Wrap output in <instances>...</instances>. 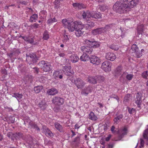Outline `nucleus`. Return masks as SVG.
Here are the masks:
<instances>
[{
  "label": "nucleus",
  "instance_id": "nucleus-24",
  "mask_svg": "<svg viewBox=\"0 0 148 148\" xmlns=\"http://www.w3.org/2000/svg\"><path fill=\"white\" fill-rule=\"evenodd\" d=\"M103 30L102 27L94 29L92 31V33L94 35L101 34L102 33H103Z\"/></svg>",
  "mask_w": 148,
  "mask_h": 148
},
{
  "label": "nucleus",
  "instance_id": "nucleus-26",
  "mask_svg": "<svg viewBox=\"0 0 148 148\" xmlns=\"http://www.w3.org/2000/svg\"><path fill=\"white\" fill-rule=\"evenodd\" d=\"M63 0H55L54 2V8L57 9H60L61 8L62 5L60 3V1Z\"/></svg>",
  "mask_w": 148,
  "mask_h": 148
},
{
  "label": "nucleus",
  "instance_id": "nucleus-25",
  "mask_svg": "<svg viewBox=\"0 0 148 148\" xmlns=\"http://www.w3.org/2000/svg\"><path fill=\"white\" fill-rule=\"evenodd\" d=\"M38 106L41 110H45L47 106V105L45 101H41L38 104Z\"/></svg>",
  "mask_w": 148,
  "mask_h": 148
},
{
  "label": "nucleus",
  "instance_id": "nucleus-7",
  "mask_svg": "<svg viewBox=\"0 0 148 148\" xmlns=\"http://www.w3.org/2000/svg\"><path fill=\"white\" fill-rule=\"evenodd\" d=\"M111 63L108 61H105L102 64L101 68L105 71H109L111 70Z\"/></svg>",
  "mask_w": 148,
  "mask_h": 148
},
{
  "label": "nucleus",
  "instance_id": "nucleus-30",
  "mask_svg": "<svg viewBox=\"0 0 148 148\" xmlns=\"http://www.w3.org/2000/svg\"><path fill=\"white\" fill-rule=\"evenodd\" d=\"M123 75H125L126 79L129 81H130L134 77L133 74H128L127 73H124Z\"/></svg>",
  "mask_w": 148,
  "mask_h": 148
},
{
  "label": "nucleus",
  "instance_id": "nucleus-55",
  "mask_svg": "<svg viewBox=\"0 0 148 148\" xmlns=\"http://www.w3.org/2000/svg\"><path fill=\"white\" fill-rule=\"evenodd\" d=\"M110 98H114L116 99L118 101V102H119V98L118 97V96L116 95L115 94H112L110 96Z\"/></svg>",
  "mask_w": 148,
  "mask_h": 148
},
{
  "label": "nucleus",
  "instance_id": "nucleus-64",
  "mask_svg": "<svg viewBox=\"0 0 148 148\" xmlns=\"http://www.w3.org/2000/svg\"><path fill=\"white\" fill-rule=\"evenodd\" d=\"M64 40L66 41H67L69 39L68 36L67 35H64Z\"/></svg>",
  "mask_w": 148,
  "mask_h": 148
},
{
  "label": "nucleus",
  "instance_id": "nucleus-57",
  "mask_svg": "<svg viewBox=\"0 0 148 148\" xmlns=\"http://www.w3.org/2000/svg\"><path fill=\"white\" fill-rule=\"evenodd\" d=\"M33 69L34 73L38 74L39 72V69L37 67H34L33 68Z\"/></svg>",
  "mask_w": 148,
  "mask_h": 148
},
{
  "label": "nucleus",
  "instance_id": "nucleus-52",
  "mask_svg": "<svg viewBox=\"0 0 148 148\" xmlns=\"http://www.w3.org/2000/svg\"><path fill=\"white\" fill-rule=\"evenodd\" d=\"M18 139V136H17V134L16 133L15 134H12V136L11 137V139L12 140H14V139L16 140H17Z\"/></svg>",
  "mask_w": 148,
  "mask_h": 148
},
{
  "label": "nucleus",
  "instance_id": "nucleus-13",
  "mask_svg": "<svg viewBox=\"0 0 148 148\" xmlns=\"http://www.w3.org/2000/svg\"><path fill=\"white\" fill-rule=\"evenodd\" d=\"M90 63L93 64L98 65L100 62L99 58L95 55H91L89 57Z\"/></svg>",
  "mask_w": 148,
  "mask_h": 148
},
{
  "label": "nucleus",
  "instance_id": "nucleus-45",
  "mask_svg": "<svg viewBox=\"0 0 148 148\" xmlns=\"http://www.w3.org/2000/svg\"><path fill=\"white\" fill-rule=\"evenodd\" d=\"M111 25H107L104 27H102V29H103V33L106 32V31H108L110 30L111 29Z\"/></svg>",
  "mask_w": 148,
  "mask_h": 148
},
{
  "label": "nucleus",
  "instance_id": "nucleus-50",
  "mask_svg": "<svg viewBox=\"0 0 148 148\" xmlns=\"http://www.w3.org/2000/svg\"><path fill=\"white\" fill-rule=\"evenodd\" d=\"M128 112L130 114H132L135 113V109L134 108H129L128 109Z\"/></svg>",
  "mask_w": 148,
  "mask_h": 148
},
{
  "label": "nucleus",
  "instance_id": "nucleus-1",
  "mask_svg": "<svg viewBox=\"0 0 148 148\" xmlns=\"http://www.w3.org/2000/svg\"><path fill=\"white\" fill-rule=\"evenodd\" d=\"M62 22L63 26L67 28L69 31L71 32L74 31L77 25L76 22L73 21L72 18L64 19L62 20Z\"/></svg>",
  "mask_w": 148,
  "mask_h": 148
},
{
  "label": "nucleus",
  "instance_id": "nucleus-33",
  "mask_svg": "<svg viewBox=\"0 0 148 148\" xmlns=\"http://www.w3.org/2000/svg\"><path fill=\"white\" fill-rule=\"evenodd\" d=\"M143 27L144 26L143 25L138 26V27L137 33L139 35H142L143 32Z\"/></svg>",
  "mask_w": 148,
  "mask_h": 148
},
{
  "label": "nucleus",
  "instance_id": "nucleus-41",
  "mask_svg": "<svg viewBox=\"0 0 148 148\" xmlns=\"http://www.w3.org/2000/svg\"><path fill=\"white\" fill-rule=\"evenodd\" d=\"M95 78L96 79V82H103L104 80V77L102 76H95Z\"/></svg>",
  "mask_w": 148,
  "mask_h": 148
},
{
  "label": "nucleus",
  "instance_id": "nucleus-15",
  "mask_svg": "<svg viewBox=\"0 0 148 148\" xmlns=\"http://www.w3.org/2000/svg\"><path fill=\"white\" fill-rule=\"evenodd\" d=\"M116 58L115 55L112 53L108 52L106 54L105 58L108 60L113 61Z\"/></svg>",
  "mask_w": 148,
  "mask_h": 148
},
{
  "label": "nucleus",
  "instance_id": "nucleus-56",
  "mask_svg": "<svg viewBox=\"0 0 148 148\" xmlns=\"http://www.w3.org/2000/svg\"><path fill=\"white\" fill-rule=\"evenodd\" d=\"M16 134H17V136H18V139L22 138V139H23V135L22 133L17 132L16 133Z\"/></svg>",
  "mask_w": 148,
  "mask_h": 148
},
{
  "label": "nucleus",
  "instance_id": "nucleus-22",
  "mask_svg": "<svg viewBox=\"0 0 148 148\" xmlns=\"http://www.w3.org/2000/svg\"><path fill=\"white\" fill-rule=\"evenodd\" d=\"M73 5L74 7L77 9H81L86 8V6L84 4L79 3H73Z\"/></svg>",
  "mask_w": 148,
  "mask_h": 148
},
{
  "label": "nucleus",
  "instance_id": "nucleus-6",
  "mask_svg": "<svg viewBox=\"0 0 148 148\" xmlns=\"http://www.w3.org/2000/svg\"><path fill=\"white\" fill-rule=\"evenodd\" d=\"M75 84L78 89H82L85 86L86 83L79 78H76L74 81Z\"/></svg>",
  "mask_w": 148,
  "mask_h": 148
},
{
  "label": "nucleus",
  "instance_id": "nucleus-61",
  "mask_svg": "<svg viewBox=\"0 0 148 148\" xmlns=\"http://www.w3.org/2000/svg\"><path fill=\"white\" fill-rule=\"evenodd\" d=\"M20 3L24 5H26L27 4V2L25 1H20Z\"/></svg>",
  "mask_w": 148,
  "mask_h": 148
},
{
  "label": "nucleus",
  "instance_id": "nucleus-35",
  "mask_svg": "<svg viewBox=\"0 0 148 148\" xmlns=\"http://www.w3.org/2000/svg\"><path fill=\"white\" fill-rule=\"evenodd\" d=\"M80 138L79 136H77L75 138L73 141V145L74 146L76 147L79 146V144Z\"/></svg>",
  "mask_w": 148,
  "mask_h": 148
},
{
  "label": "nucleus",
  "instance_id": "nucleus-42",
  "mask_svg": "<svg viewBox=\"0 0 148 148\" xmlns=\"http://www.w3.org/2000/svg\"><path fill=\"white\" fill-rule=\"evenodd\" d=\"M49 38V32L47 30L45 31L43 34V39L44 40H47Z\"/></svg>",
  "mask_w": 148,
  "mask_h": 148
},
{
  "label": "nucleus",
  "instance_id": "nucleus-21",
  "mask_svg": "<svg viewBox=\"0 0 148 148\" xmlns=\"http://www.w3.org/2000/svg\"><path fill=\"white\" fill-rule=\"evenodd\" d=\"M95 26L94 23L93 22H91V21L88 20L87 21V23L86 24L84 25V27L86 29H90Z\"/></svg>",
  "mask_w": 148,
  "mask_h": 148
},
{
  "label": "nucleus",
  "instance_id": "nucleus-49",
  "mask_svg": "<svg viewBox=\"0 0 148 148\" xmlns=\"http://www.w3.org/2000/svg\"><path fill=\"white\" fill-rule=\"evenodd\" d=\"M99 8L101 11H104L108 8V7L105 5L99 6Z\"/></svg>",
  "mask_w": 148,
  "mask_h": 148
},
{
  "label": "nucleus",
  "instance_id": "nucleus-10",
  "mask_svg": "<svg viewBox=\"0 0 148 148\" xmlns=\"http://www.w3.org/2000/svg\"><path fill=\"white\" fill-rule=\"evenodd\" d=\"M26 60L27 62L31 61L34 63L37 61V59L36 55L35 54H27Z\"/></svg>",
  "mask_w": 148,
  "mask_h": 148
},
{
  "label": "nucleus",
  "instance_id": "nucleus-20",
  "mask_svg": "<svg viewBox=\"0 0 148 148\" xmlns=\"http://www.w3.org/2000/svg\"><path fill=\"white\" fill-rule=\"evenodd\" d=\"M118 132L119 135V138L121 139L123 138L125 135L127 134V128L126 127H124L121 130H119Z\"/></svg>",
  "mask_w": 148,
  "mask_h": 148
},
{
  "label": "nucleus",
  "instance_id": "nucleus-8",
  "mask_svg": "<svg viewBox=\"0 0 148 148\" xmlns=\"http://www.w3.org/2000/svg\"><path fill=\"white\" fill-rule=\"evenodd\" d=\"M64 100V99L62 97L55 96L53 98L52 101V103L55 105L59 106L63 103Z\"/></svg>",
  "mask_w": 148,
  "mask_h": 148
},
{
  "label": "nucleus",
  "instance_id": "nucleus-54",
  "mask_svg": "<svg viewBox=\"0 0 148 148\" xmlns=\"http://www.w3.org/2000/svg\"><path fill=\"white\" fill-rule=\"evenodd\" d=\"M142 77L144 78L147 79L148 76L147 71L144 72L142 74Z\"/></svg>",
  "mask_w": 148,
  "mask_h": 148
},
{
  "label": "nucleus",
  "instance_id": "nucleus-9",
  "mask_svg": "<svg viewBox=\"0 0 148 148\" xmlns=\"http://www.w3.org/2000/svg\"><path fill=\"white\" fill-rule=\"evenodd\" d=\"M131 49L133 51L132 52L135 53L136 57L139 58L142 56V53L140 52L136 45H133L132 46Z\"/></svg>",
  "mask_w": 148,
  "mask_h": 148
},
{
  "label": "nucleus",
  "instance_id": "nucleus-36",
  "mask_svg": "<svg viewBox=\"0 0 148 148\" xmlns=\"http://www.w3.org/2000/svg\"><path fill=\"white\" fill-rule=\"evenodd\" d=\"M132 96L130 94H127L126 95L124 98L123 102L126 104V102L129 101L131 98Z\"/></svg>",
  "mask_w": 148,
  "mask_h": 148
},
{
  "label": "nucleus",
  "instance_id": "nucleus-46",
  "mask_svg": "<svg viewBox=\"0 0 148 148\" xmlns=\"http://www.w3.org/2000/svg\"><path fill=\"white\" fill-rule=\"evenodd\" d=\"M122 68L121 66H119L116 68L115 70V73L118 75H119L122 73Z\"/></svg>",
  "mask_w": 148,
  "mask_h": 148
},
{
  "label": "nucleus",
  "instance_id": "nucleus-37",
  "mask_svg": "<svg viewBox=\"0 0 148 148\" xmlns=\"http://www.w3.org/2000/svg\"><path fill=\"white\" fill-rule=\"evenodd\" d=\"M91 12L88 11L86 12H83L82 13V16L83 18H90Z\"/></svg>",
  "mask_w": 148,
  "mask_h": 148
},
{
  "label": "nucleus",
  "instance_id": "nucleus-28",
  "mask_svg": "<svg viewBox=\"0 0 148 148\" xmlns=\"http://www.w3.org/2000/svg\"><path fill=\"white\" fill-rule=\"evenodd\" d=\"M89 59V57L87 54L83 53V55L80 57L79 59L82 61L85 62L88 60Z\"/></svg>",
  "mask_w": 148,
  "mask_h": 148
},
{
  "label": "nucleus",
  "instance_id": "nucleus-51",
  "mask_svg": "<svg viewBox=\"0 0 148 148\" xmlns=\"http://www.w3.org/2000/svg\"><path fill=\"white\" fill-rule=\"evenodd\" d=\"M27 41L32 44H35L34 42V39L33 38H32L30 37H29Z\"/></svg>",
  "mask_w": 148,
  "mask_h": 148
},
{
  "label": "nucleus",
  "instance_id": "nucleus-18",
  "mask_svg": "<svg viewBox=\"0 0 148 148\" xmlns=\"http://www.w3.org/2000/svg\"><path fill=\"white\" fill-rule=\"evenodd\" d=\"M64 68L65 70L64 71V74L68 76H69L71 75L72 73L71 71V67L70 65L69 66H65L63 67Z\"/></svg>",
  "mask_w": 148,
  "mask_h": 148
},
{
  "label": "nucleus",
  "instance_id": "nucleus-60",
  "mask_svg": "<svg viewBox=\"0 0 148 148\" xmlns=\"http://www.w3.org/2000/svg\"><path fill=\"white\" fill-rule=\"evenodd\" d=\"M144 140L142 139H140V147H143L144 145Z\"/></svg>",
  "mask_w": 148,
  "mask_h": 148
},
{
  "label": "nucleus",
  "instance_id": "nucleus-23",
  "mask_svg": "<svg viewBox=\"0 0 148 148\" xmlns=\"http://www.w3.org/2000/svg\"><path fill=\"white\" fill-rule=\"evenodd\" d=\"M90 18H95L96 19H100L101 18V14L99 12H97L95 13L91 12Z\"/></svg>",
  "mask_w": 148,
  "mask_h": 148
},
{
  "label": "nucleus",
  "instance_id": "nucleus-47",
  "mask_svg": "<svg viewBox=\"0 0 148 148\" xmlns=\"http://www.w3.org/2000/svg\"><path fill=\"white\" fill-rule=\"evenodd\" d=\"M144 138L146 139H148V128L145 130L143 134Z\"/></svg>",
  "mask_w": 148,
  "mask_h": 148
},
{
  "label": "nucleus",
  "instance_id": "nucleus-31",
  "mask_svg": "<svg viewBox=\"0 0 148 148\" xmlns=\"http://www.w3.org/2000/svg\"><path fill=\"white\" fill-rule=\"evenodd\" d=\"M20 52L18 49H14L12 53L10 54L12 56H17L20 53Z\"/></svg>",
  "mask_w": 148,
  "mask_h": 148
},
{
  "label": "nucleus",
  "instance_id": "nucleus-4",
  "mask_svg": "<svg viewBox=\"0 0 148 148\" xmlns=\"http://www.w3.org/2000/svg\"><path fill=\"white\" fill-rule=\"evenodd\" d=\"M139 0H122L121 1L124 4L127 6V8H132L136 5L139 2Z\"/></svg>",
  "mask_w": 148,
  "mask_h": 148
},
{
  "label": "nucleus",
  "instance_id": "nucleus-53",
  "mask_svg": "<svg viewBox=\"0 0 148 148\" xmlns=\"http://www.w3.org/2000/svg\"><path fill=\"white\" fill-rule=\"evenodd\" d=\"M110 47L111 49L114 50H117L118 49V47L114 45H111L110 46Z\"/></svg>",
  "mask_w": 148,
  "mask_h": 148
},
{
  "label": "nucleus",
  "instance_id": "nucleus-27",
  "mask_svg": "<svg viewBox=\"0 0 148 148\" xmlns=\"http://www.w3.org/2000/svg\"><path fill=\"white\" fill-rule=\"evenodd\" d=\"M53 76L55 79L59 78L61 79L63 77L62 74L59 71H56L53 73Z\"/></svg>",
  "mask_w": 148,
  "mask_h": 148
},
{
  "label": "nucleus",
  "instance_id": "nucleus-29",
  "mask_svg": "<svg viewBox=\"0 0 148 148\" xmlns=\"http://www.w3.org/2000/svg\"><path fill=\"white\" fill-rule=\"evenodd\" d=\"M79 59V57L76 54L72 55L70 57V60L74 63L77 62Z\"/></svg>",
  "mask_w": 148,
  "mask_h": 148
},
{
  "label": "nucleus",
  "instance_id": "nucleus-2",
  "mask_svg": "<svg viewBox=\"0 0 148 148\" xmlns=\"http://www.w3.org/2000/svg\"><path fill=\"white\" fill-rule=\"evenodd\" d=\"M127 8V6L121 2H117L113 6V9L114 11L119 13H122Z\"/></svg>",
  "mask_w": 148,
  "mask_h": 148
},
{
  "label": "nucleus",
  "instance_id": "nucleus-17",
  "mask_svg": "<svg viewBox=\"0 0 148 148\" xmlns=\"http://www.w3.org/2000/svg\"><path fill=\"white\" fill-rule=\"evenodd\" d=\"M43 131L45 134L48 137H51L53 136V133L47 127H45L43 129Z\"/></svg>",
  "mask_w": 148,
  "mask_h": 148
},
{
  "label": "nucleus",
  "instance_id": "nucleus-14",
  "mask_svg": "<svg viewBox=\"0 0 148 148\" xmlns=\"http://www.w3.org/2000/svg\"><path fill=\"white\" fill-rule=\"evenodd\" d=\"M82 26L81 25H78L74 30L75 31V34L77 36L79 37L83 34L84 31L83 30Z\"/></svg>",
  "mask_w": 148,
  "mask_h": 148
},
{
  "label": "nucleus",
  "instance_id": "nucleus-19",
  "mask_svg": "<svg viewBox=\"0 0 148 148\" xmlns=\"http://www.w3.org/2000/svg\"><path fill=\"white\" fill-rule=\"evenodd\" d=\"M58 92V90L56 88H52L48 90L47 91V93L50 95H54Z\"/></svg>",
  "mask_w": 148,
  "mask_h": 148
},
{
  "label": "nucleus",
  "instance_id": "nucleus-58",
  "mask_svg": "<svg viewBox=\"0 0 148 148\" xmlns=\"http://www.w3.org/2000/svg\"><path fill=\"white\" fill-rule=\"evenodd\" d=\"M32 126H33L34 128H35L37 130L39 131L40 130L39 128L36 124H32Z\"/></svg>",
  "mask_w": 148,
  "mask_h": 148
},
{
  "label": "nucleus",
  "instance_id": "nucleus-11",
  "mask_svg": "<svg viewBox=\"0 0 148 148\" xmlns=\"http://www.w3.org/2000/svg\"><path fill=\"white\" fill-rule=\"evenodd\" d=\"M142 95L141 93L138 92L137 94L135 99V103L137 104V107L139 108L141 107L140 105L142 102Z\"/></svg>",
  "mask_w": 148,
  "mask_h": 148
},
{
  "label": "nucleus",
  "instance_id": "nucleus-3",
  "mask_svg": "<svg viewBox=\"0 0 148 148\" xmlns=\"http://www.w3.org/2000/svg\"><path fill=\"white\" fill-rule=\"evenodd\" d=\"M38 64L44 72H49L52 69L51 66L47 61H41Z\"/></svg>",
  "mask_w": 148,
  "mask_h": 148
},
{
  "label": "nucleus",
  "instance_id": "nucleus-62",
  "mask_svg": "<svg viewBox=\"0 0 148 148\" xmlns=\"http://www.w3.org/2000/svg\"><path fill=\"white\" fill-rule=\"evenodd\" d=\"M22 38L25 41H27L28 40V38L29 37L26 36H21Z\"/></svg>",
  "mask_w": 148,
  "mask_h": 148
},
{
  "label": "nucleus",
  "instance_id": "nucleus-38",
  "mask_svg": "<svg viewBox=\"0 0 148 148\" xmlns=\"http://www.w3.org/2000/svg\"><path fill=\"white\" fill-rule=\"evenodd\" d=\"M88 82L92 84H95L97 83L96 79L95 77H90L88 78Z\"/></svg>",
  "mask_w": 148,
  "mask_h": 148
},
{
  "label": "nucleus",
  "instance_id": "nucleus-44",
  "mask_svg": "<svg viewBox=\"0 0 148 148\" xmlns=\"http://www.w3.org/2000/svg\"><path fill=\"white\" fill-rule=\"evenodd\" d=\"M43 88L42 86H37L34 87V90L36 93H38L42 90Z\"/></svg>",
  "mask_w": 148,
  "mask_h": 148
},
{
  "label": "nucleus",
  "instance_id": "nucleus-32",
  "mask_svg": "<svg viewBox=\"0 0 148 148\" xmlns=\"http://www.w3.org/2000/svg\"><path fill=\"white\" fill-rule=\"evenodd\" d=\"M38 18V15L36 14H33L30 17L29 21L31 22H36Z\"/></svg>",
  "mask_w": 148,
  "mask_h": 148
},
{
  "label": "nucleus",
  "instance_id": "nucleus-43",
  "mask_svg": "<svg viewBox=\"0 0 148 148\" xmlns=\"http://www.w3.org/2000/svg\"><path fill=\"white\" fill-rule=\"evenodd\" d=\"M12 97H15L18 100L22 98L23 95L21 94L15 93L12 95Z\"/></svg>",
  "mask_w": 148,
  "mask_h": 148
},
{
  "label": "nucleus",
  "instance_id": "nucleus-48",
  "mask_svg": "<svg viewBox=\"0 0 148 148\" xmlns=\"http://www.w3.org/2000/svg\"><path fill=\"white\" fill-rule=\"evenodd\" d=\"M56 21L57 20L55 18H51L49 19L47 21V23L48 24H51Z\"/></svg>",
  "mask_w": 148,
  "mask_h": 148
},
{
  "label": "nucleus",
  "instance_id": "nucleus-63",
  "mask_svg": "<svg viewBox=\"0 0 148 148\" xmlns=\"http://www.w3.org/2000/svg\"><path fill=\"white\" fill-rule=\"evenodd\" d=\"M2 73L3 74H4L5 75H6L7 74V72L6 69H4L2 70L1 71Z\"/></svg>",
  "mask_w": 148,
  "mask_h": 148
},
{
  "label": "nucleus",
  "instance_id": "nucleus-39",
  "mask_svg": "<svg viewBox=\"0 0 148 148\" xmlns=\"http://www.w3.org/2000/svg\"><path fill=\"white\" fill-rule=\"evenodd\" d=\"M18 69L21 73H24L25 72L26 68L22 64H21L18 66Z\"/></svg>",
  "mask_w": 148,
  "mask_h": 148
},
{
  "label": "nucleus",
  "instance_id": "nucleus-16",
  "mask_svg": "<svg viewBox=\"0 0 148 148\" xmlns=\"http://www.w3.org/2000/svg\"><path fill=\"white\" fill-rule=\"evenodd\" d=\"M91 91V87L89 86L87 87H85L84 89H82L81 93L82 95L86 96Z\"/></svg>",
  "mask_w": 148,
  "mask_h": 148
},
{
  "label": "nucleus",
  "instance_id": "nucleus-34",
  "mask_svg": "<svg viewBox=\"0 0 148 148\" xmlns=\"http://www.w3.org/2000/svg\"><path fill=\"white\" fill-rule=\"evenodd\" d=\"M55 128L59 132H63V130L62 126L59 123H55Z\"/></svg>",
  "mask_w": 148,
  "mask_h": 148
},
{
  "label": "nucleus",
  "instance_id": "nucleus-40",
  "mask_svg": "<svg viewBox=\"0 0 148 148\" xmlns=\"http://www.w3.org/2000/svg\"><path fill=\"white\" fill-rule=\"evenodd\" d=\"M89 119L93 121H95L97 119V117L96 116L94 113L92 112H91L90 113L89 115Z\"/></svg>",
  "mask_w": 148,
  "mask_h": 148
},
{
  "label": "nucleus",
  "instance_id": "nucleus-59",
  "mask_svg": "<svg viewBox=\"0 0 148 148\" xmlns=\"http://www.w3.org/2000/svg\"><path fill=\"white\" fill-rule=\"evenodd\" d=\"M114 123L115 124H117L120 121L118 119V118H117L116 117L114 119Z\"/></svg>",
  "mask_w": 148,
  "mask_h": 148
},
{
  "label": "nucleus",
  "instance_id": "nucleus-5",
  "mask_svg": "<svg viewBox=\"0 0 148 148\" xmlns=\"http://www.w3.org/2000/svg\"><path fill=\"white\" fill-rule=\"evenodd\" d=\"M84 44L90 46L91 47L97 48L99 47L100 45L99 42L95 41H90L87 39H85L84 41Z\"/></svg>",
  "mask_w": 148,
  "mask_h": 148
},
{
  "label": "nucleus",
  "instance_id": "nucleus-12",
  "mask_svg": "<svg viewBox=\"0 0 148 148\" xmlns=\"http://www.w3.org/2000/svg\"><path fill=\"white\" fill-rule=\"evenodd\" d=\"M81 50L84 53L90 54L93 51L92 49L90 46H83L80 48Z\"/></svg>",
  "mask_w": 148,
  "mask_h": 148
}]
</instances>
